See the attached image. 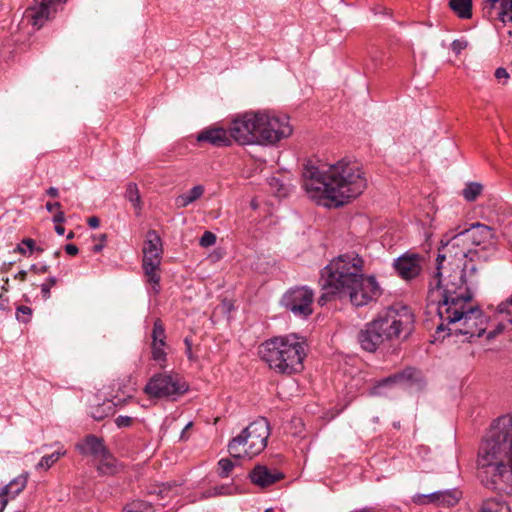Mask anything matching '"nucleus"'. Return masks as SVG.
<instances>
[{
    "instance_id": "f257e3e1",
    "label": "nucleus",
    "mask_w": 512,
    "mask_h": 512,
    "mask_svg": "<svg viewBox=\"0 0 512 512\" xmlns=\"http://www.w3.org/2000/svg\"><path fill=\"white\" fill-rule=\"evenodd\" d=\"M363 259L358 254L346 253L333 259L321 272L322 290L319 305L349 298L355 307H362L380 297L382 291L374 276L363 273Z\"/></svg>"
},
{
    "instance_id": "f03ea898",
    "label": "nucleus",
    "mask_w": 512,
    "mask_h": 512,
    "mask_svg": "<svg viewBox=\"0 0 512 512\" xmlns=\"http://www.w3.org/2000/svg\"><path fill=\"white\" fill-rule=\"evenodd\" d=\"M477 465L487 488L512 492V413L494 422L479 447Z\"/></svg>"
},
{
    "instance_id": "7ed1b4c3",
    "label": "nucleus",
    "mask_w": 512,
    "mask_h": 512,
    "mask_svg": "<svg viewBox=\"0 0 512 512\" xmlns=\"http://www.w3.org/2000/svg\"><path fill=\"white\" fill-rule=\"evenodd\" d=\"M303 187L311 198H324L335 207L359 196L366 188V179L357 163L343 160L321 172L310 162L304 165Z\"/></svg>"
},
{
    "instance_id": "20e7f679",
    "label": "nucleus",
    "mask_w": 512,
    "mask_h": 512,
    "mask_svg": "<svg viewBox=\"0 0 512 512\" xmlns=\"http://www.w3.org/2000/svg\"><path fill=\"white\" fill-rule=\"evenodd\" d=\"M413 314L406 306H391L381 311L371 322L365 324L357 336L361 348L375 352L386 341L406 339L413 330Z\"/></svg>"
},
{
    "instance_id": "39448f33",
    "label": "nucleus",
    "mask_w": 512,
    "mask_h": 512,
    "mask_svg": "<svg viewBox=\"0 0 512 512\" xmlns=\"http://www.w3.org/2000/svg\"><path fill=\"white\" fill-rule=\"evenodd\" d=\"M437 315L441 320L436 327L438 335L447 332L448 337L465 336V340L471 342L486 332L487 316L478 306H472L469 302L439 309Z\"/></svg>"
},
{
    "instance_id": "423d86ee",
    "label": "nucleus",
    "mask_w": 512,
    "mask_h": 512,
    "mask_svg": "<svg viewBox=\"0 0 512 512\" xmlns=\"http://www.w3.org/2000/svg\"><path fill=\"white\" fill-rule=\"evenodd\" d=\"M259 354L276 373L292 375L304 368L305 343L295 334L273 337L261 344Z\"/></svg>"
},
{
    "instance_id": "0eeeda50",
    "label": "nucleus",
    "mask_w": 512,
    "mask_h": 512,
    "mask_svg": "<svg viewBox=\"0 0 512 512\" xmlns=\"http://www.w3.org/2000/svg\"><path fill=\"white\" fill-rule=\"evenodd\" d=\"M444 272H449L442 286V276H434L435 287H430L428 300L437 305V311L449 306L471 302L473 293L471 286L473 281L468 278L467 266L448 267Z\"/></svg>"
},
{
    "instance_id": "6e6552de",
    "label": "nucleus",
    "mask_w": 512,
    "mask_h": 512,
    "mask_svg": "<svg viewBox=\"0 0 512 512\" xmlns=\"http://www.w3.org/2000/svg\"><path fill=\"white\" fill-rule=\"evenodd\" d=\"M269 435V422L266 418L260 417L230 440L228 451L232 457L237 459L243 456L252 458L265 449Z\"/></svg>"
},
{
    "instance_id": "1a4fd4ad",
    "label": "nucleus",
    "mask_w": 512,
    "mask_h": 512,
    "mask_svg": "<svg viewBox=\"0 0 512 512\" xmlns=\"http://www.w3.org/2000/svg\"><path fill=\"white\" fill-rule=\"evenodd\" d=\"M258 144H275L292 134L289 118L270 111H261Z\"/></svg>"
},
{
    "instance_id": "9d476101",
    "label": "nucleus",
    "mask_w": 512,
    "mask_h": 512,
    "mask_svg": "<svg viewBox=\"0 0 512 512\" xmlns=\"http://www.w3.org/2000/svg\"><path fill=\"white\" fill-rule=\"evenodd\" d=\"M260 114L261 111H251L236 117L229 126L232 139L243 145L258 143Z\"/></svg>"
},
{
    "instance_id": "9b49d317",
    "label": "nucleus",
    "mask_w": 512,
    "mask_h": 512,
    "mask_svg": "<svg viewBox=\"0 0 512 512\" xmlns=\"http://www.w3.org/2000/svg\"><path fill=\"white\" fill-rule=\"evenodd\" d=\"M144 391L150 397L164 398L183 394L187 386L177 374L158 373L150 378Z\"/></svg>"
},
{
    "instance_id": "f8f14e48",
    "label": "nucleus",
    "mask_w": 512,
    "mask_h": 512,
    "mask_svg": "<svg viewBox=\"0 0 512 512\" xmlns=\"http://www.w3.org/2000/svg\"><path fill=\"white\" fill-rule=\"evenodd\" d=\"M314 293L312 289L302 286L289 289L282 297L281 304L294 316L308 317L312 314Z\"/></svg>"
},
{
    "instance_id": "ddd939ff",
    "label": "nucleus",
    "mask_w": 512,
    "mask_h": 512,
    "mask_svg": "<svg viewBox=\"0 0 512 512\" xmlns=\"http://www.w3.org/2000/svg\"><path fill=\"white\" fill-rule=\"evenodd\" d=\"M465 244H459L453 246L450 243V239L439 248L438 255L436 258V276H442L443 271L447 270L448 267L452 268L455 266H467L466 258L470 249L464 246Z\"/></svg>"
},
{
    "instance_id": "4468645a",
    "label": "nucleus",
    "mask_w": 512,
    "mask_h": 512,
    "mask_svg": "<svg viewBox=\"0 0 512 512\" xmlns=\"http://www.w3.org/2000/svg\"><path fill=\"white\" fill-rule=\"evenodd\" d=\"M470 242L473 245L480 246L486 245L493 246L495 243L494 230L479 222L471 224V226L450 238V243L455 245L466 244Z\"/></svg>"
},
{
    "instance_id": "2eb2a0df",
    "label": "nucleus",
    "mask_w": 512,
    "mask_h": 512,
    "mask_svg": "<svg viewBox=\"0 0 512 512\" xmlns=\"http://www.w3.org/2000/svg\"><path fill=\"white\" fill-rule=\"evenodd\" d=\"M65 1L66 0H35L34 4L28 8L26 17L30 19L33 26L39 29L56 11L54 8L55 4Z\"/></svg>"
},
{
    "instance_id": "dca6fc26",
    "label": "nucleus",
    "mask_w": 512,
    "mask_h": 512,
    "mask_svg": "<svg viewBox=\"0 0 512 512\" xmlns=\"http://www.w3.org/2000/svg\"><path fill=\"white\" fill-rule=\"evenodd\" d=\"M483 13L488 18H496L504 25L512 23V0H485Z\"/></svg>"
},
{
    "instance_id": "f3484780",
    "label": "nucleus",
    "mask_w": 512,
    "mask_h": 512,
    "mask_svg": "<svg viewBox=\"0 0 512 512\" xmlns=\"http://www.w3.org/2000/svg\"><path fill=\"white\" fill-rule=\"evenodd\" d=\"M162 241L155 230H149L143 246V263L150 266L161 264Z\"/></svg>"
},
{
    "instance_id": "a211bd4d",
    "label": "nucleus",
    "mask_w": 512,
    "mask_h": 512,
    "mask_svg": "<svg viewBox=\"0 0 512 512\" xmlns=\"http://www.w3.org/2000/svg\"><path fill=\"white\" fill-rule=\"evenodd\" d=\"M394 267L403 279H412L421 272L420 257L415 253L404 254L396 259Z\"/></svg>"
},
{
    "instance_id": "6ab92c4d",
    "label": "nucleus",
    "mask_w": 512,
    "mask_h": 512,
    "mask_svg": "<svg viewBox=\"0 0 512 512\" xmlns=\"http://www.w3.org/2000/svg\"><path fill=\"white\" fill-rule=\"evenodd\" d=\"M254 485L261 488L268 487L284 478V474L277 470H270L265 465H256L248 475Z\"/></svg>"
},
{
    "instance_id": "aec40b11",
    "label": "nucleus",
    "mask_w": 512,
    "mask_h": 512,
    "mask_svg": "<svg viewBox=\"0 0 512 512\" xmlns=\"http://www.w3.org/2000/svg\"><path fill=\"white\" fill-rule=\"evenodd\" d=\"M198 142H206L215 147H226L232 144L230 131L223 128H207L197 135Z\"/></svg>"
},
{
    "instance_id": "412c9836",
    "label": "nucleus",
    "mask_w": 512,
    "mask_h": 512,
    "mask_svg": "<svg viewBox=\"0 0 512 512\" xmlns=\"http://www.w3.org/2000/svg\"><path fill=\"white\" fill-rule=\"evenodd\" d=\"M77 449L81 454L84 455H92L95 458H99L101 456H108V450L104 445V441L101 438H98L95 435H88L85 437L83 443L77 444Z\"/></svg>"
},
{
    "instance_id": "4be33fe9",
    "label": "nucleus",
    "mask_w": 512,
    "mask_h": 512,
    "mask_svg": "<svg viewBox=\"0 0 512 512\" xmlns=\"http://www.w3.org/2000/svg\"><path fill=\"white\" fill-rule=\"evenodd\" d=\"M419 371L413 367H406L400 372H397L389 377H387L383 382L384 384L388 383H399V384H411L414 381H417L419 378Z\"/></svg>"
},
{
    "instance_id": "5701e85b",
    "label": "nucleus",
    "mask_w": 512,
    "mask_h": 512,
    "mask_svg": "<svg viewBox=\"0 0 512 512\" xmlns=\"http://www.w3.org/2000/svg\"><path fill=\"white\" fill-rule=\"evenodd\" d=\"M27 481H28L27 473L19 475L18 477L11 480L8 484H6L1 489L0 496L9 494V495H12L13 497H15L16 495H18L20 492H22L24 490V488L27 485Z\"/></svg>"
},
{
    "instance_id": "b1692460",
    "label": "nucleus",
    "mask_w": 512,
    "mask_h": 512,
    "mask_svg": "<svg viewBox=\"0 0 512 512\" xmlns=\"http://www.w3.org/2000/svg\"><path fill=\"white\" fill-rule=\"evenodd\" d=\"M204 193V187L202 185H196L191 188L189 191L179 195L175 203L178 208H184L190 205L191 203L198 200Z\"/></svg>"
},
{
    "instance_id": "393cba45",
    "label": "nucleus",
    "mask_w": 512,
    "mask_h": 512,
    "mask_svg": "<svg viewBox=\"0 0 512 512\" xmlns=\"http://www.w3.org/2000/svg\"><path fill=\"white\" fill-rule=\"evenodd\" d=\"M449 8L460 18H472V0H449Z\"/></svg>"
},
{
    "instance_id": "a878e982",
    "label": "nucleus",
    "mask_w": 512,
    "mask_h": 512,
    "mask_svg": "<svg viewBox=\"0 0 512 512\" xmlns=\"http://www.w3.org/2000/svg\"><path fill=\"white\" fill-rule=\"evenodd\" d=\"M439 500H437V506L440 507H453L455 506L461 497V492L457 489H448L438 491Z\"/></svg>"
},
{
    "instance_id": "bb28decb",
    "label": "nucleus",
    "mask_w": 512,
    "mask_h": 512,
    "mask_svg": "<svg viewBox=\"0 0 512 512\" xmlns=\"http://www.w3.org/2000/svg\"><path fill=\"white\" fill-rule=\"evenodd\" d=\"M480 512H512L510 506L499 498H489L483 501Z\"/></svg>"
},
{
    "instance_id": "cd10ccee",
    "label": "nucleus",
    "mask_w": 512,
    "mask_h": 512,
    "mask_svg": "<svg viewBox=\"0 0 512 512\" xmlns=\"http://www.w3.org/2000/svg\"><path fill=\"white\" fill-rule=\"evenodd\" d=\"M142 267H143L145 275L148 278V282L153 285L154 292L158 293L159 292L160 275L157 273V270L159 269L160 264H155L153 266H150L146 263H142Z\"/></svg>"
},
{
    "instance_id": "c85d7f7f",
    "label": "nucleus",
    "mask_w": 512,
    "mask_h": 512,
    "mask_svg": "<svg viewBox=\"0 0 512 512\" xmlns=\"http://www.w3.org/2000/svg\"><path fill=\"white\" fill-rule=\"evenodd\" d=\"M99 459L98 471L103 475H113L116 473L117 468L115 465V460L108 452V456H101Z\"/></svg>"
},
{
    "instance_id": "c756f323",
    "label": "nucleus",
    "mask_w": 512,
    "mask_h": 512,
    "mask_svg": "<svg viewBox=\"0 0 512 512\" xmlns=\"http://www.w3.org/2000/svg\"><path fill=\"white\" fill-rule=\"evenodd\" d=\"M125 197L129 202L133 204L135 209L138 210L137 214H139L141 210V198L138 187L135 183H129L127 185Z\"/></svg>"
},
{
    "instance_id": "7c9ffc66",
    "label": "nucleus",
    "mask_w": 512,
    "mask_h": 512,
    "mask_svg": "<svg viewBox=\"0 0 512 512\" xmlns=\"http://www.w3.org/2000/svg\"><path fill=\"white\" fill-rule=\"evenodd\" d=\"M483 186L478 182H470L462 190V196L468 202H473L481 194Z\"/></svg>"
},
{
    "instance_id": "2f4dec72",
    "label": "nucleus",
    "mask_w": 512,
    "mask_h": 512,
    "mask_svg": "<svg viewBox=\"0 0 512 512\" xmlns=\"http://www.w3.org/2000/svg\"><path fill=\"white\" fill-rule=\"evenodd\" d=\"M66 454L65 450H58L50 455H45L41 458L39 463L36 465V469L48 470L54 463H56L61 456Z\"/></svg>"
},
{
    "instance_id": "473e14b6",
    "label": "nucleus",
    "mask_w": 512,
    "mask_h": 512,
    "mask_svg": "<svg viewBox=\"0 0 512 512\" xmlns=\"http://www.w3.org/2000/svg\"><path fill=\"white\" fill-rule=\"evenodd\" d=\"M166 334L165 328L160 319L155 320L152 331V343L160 344V346H165L166 342Z\"/></svg>"
},
{
    "instance_id": "72a5a7b5",
    "label": "nucleus",
    "mask_w": 512,
    "mask_h": 512,
    "mask_svg": "<svg viewBox=\"0 0 512 512\" xmlns=\"http://www.w3.org/2000/svg\"><path fill=\"white\" fill-rule=\"evenodd\" d=\"M113 412V403L111 401H107L92 411V417L96 420H101Z\"/></svg>"
},
{
    "instance_id": "f704fd0d",
    "label": "nucleus",
    "mask_w": 512,
    "mask_h": 512,
    "mask_svg": "<svg viewBox=\"0 0 512 512\" xmlns=\"http://www.w3.org/2000/svg\"><path fill=\"white\" fill-rule=\"evenodd\" d=\"M439 500L438 491L429 494H417L413 497V502L417 505L435 504Z\"/></svg>"
},
{
    "instance_id": "c9c22d12",
    "label": "nucleus",
    "mask_w": 512,
    "mask_h": 512,
    "mask_svg": "<svg viewBox=\"0 0 512 512\" xmlns=\"http://www.w3.org/2000/svg\"><path fill=\"white\" fill-rule=\"evenodd\" d=\"M58 283V279L55 276H49L41 285V296L43 300H48L51 297V288Z\"/></svg>"
},
{
    "instance_id": "e433bc0d",
    "label": "nucleus",
    "mask_w": 512,
    "mask_h": 512,
    "mask_svg": "<svg viewBox=\"0 0 512 512\" xmlns=\"http://www.w3.org/2000/svg\"><path fill=\"white\" fill-rule=\"evenodd\" d=\"M219 476L222 478L228 477L231 470L234 468L235 463L228 458H222L218 462Z\"/></svg>"
},
{
    "instance_id": "4c0bfd02",
    "label": "nucleus",
    "mask_w": 512,
    "mask_h": 512,
    "mask_svg": "<svg viewBox=\"0 0 512 512\" xmlns=\"http://www.w3.org/2000/svg\"><path fill=\"white\" fill-rule=\"evenodd\" d=\"M163 347L164 346H160V344L152 343V358L159 362L161 367H164L162 363L166 361V353Z\"/></svg>"
},
{
    "instance_id": "58836bf2",
    "label": "nucleus",
    "mask_w": 512,
    "mask_h": 512,
    "mask_svg": "<svg viewBox=\"0 0 512 512\" xmlns=\"http://www.w3.org/2000/svg\"><path fill=\"white\" fill-rule=\"evenodd\" d=\"M216 243V235L210 231H205L199 240L202 247H209Z\"/></svg>"
},
{
    "instance_id": "ea45409f",
    "label": "nucleus",
    "mask_w": 512,
    "mask_h": 512,
    "mask_svg": "<svg viewBox=\"0 0 512 512\" xmlns=\"http://www.w3.org/2000/svg\"><path fill=\"white\" fill-rule=\"evenodd\" d=\"M31 314H32V309L30 307L24 306V305L17 307L16 317L19 321H21L23 323H27L29 321L28 318H24L23 316H31Z\"/></svg>"
},
{
    "instance_id": "a19ab883",
    "label": "nucleus",
    "mask_w": 512,
    "mask_h": 512,
    "mask_svg": "<svg viewBox=\"0 0 512 512\" xmlns=\"http://www.w3.org/2000/svg\"><path fill=\"white\" fill-rule=\"evenodd\" d=\"M468 46V42L465 39H456L451 43L452 51L458 55Z\"/></svg>"
},
{
    "instance_id": "79ce46f5",
    "label": "nucleus",
    "mask_w": 512,
    "mask_h": 512,
    "mask_svg": "<svg viewBox=\"0 0 512 512\" xmlns=\"http://www.w3.org/2000/svg\"><path fill=\"white\" fill-rule=\"evenodd\" d=\"M497 310L499 313H506L508 315L512 314V293L509 298L498 305Z\"/></svg>"
},
{
    "instance_id": "37998d69",
    "label": "nucleus",
    "mask_w": 512,
    "mask_h": 512,
    "mask_svg": "<svg viewBox=\"0 0 512 512\" xmlns=\"http://www.w3.org/2000/svg\"><path fill=\"white\" fill-rule=\"evenodd\" d=\"M115 424L118 428L129 427L132 424V418L129 416L120 415L115 419Z\"/></svg>"
},
{
    "instance_id": "c03bdc74",
    "label": "nucleus",
    "mask_w": 512,
    "mask_h": 512,
    "mask_svg": "<svg viewBox=\"0 0 512 512\" xmlns=\"http://www.w3.org/2000/svg\"><path fill=\"white\" fill-rule=\"evenodd\" d=\"M49 269H50V266H49V265H42V266H38V265H36V264H32V265L30 266L29 271H30V272H32V273H34V274L39 275V274H45V273H47V272L49 271Z\"/></svg>"
},
{
    "instance_id": "a18cd8bd",
    "label": "nucleus",
    "mask_w": 512,
    "mask_h": 512,
    "mask_svg": "<svg viewBox=\"0 0 512 512\" xmlns=\"http://www.w3.org/2000/svg\"><path fill=\"white\" fill-rule=\"evenodd\" d=\"M225 490H226L225 486H217V487H214L213 489L208 490L206 492V496L212 497V496H216V495H223L226 493Z\"/></svg>"
},
{
    "instance_id": "49530a36",
    "label": "nucleus",
    "mask_w": 512,
    "mask_h": 512,
    "mask_svg": "<svg viewBox=\"0 0 512 512\" xmlns=\"http://www.w3.org/2000/svg\"><path fill=\"white\" fill-rule=\"evenodd\" d=\"M22 244L27 247V251L29 254H32L35 249V241L31 238H25L22 240Z\"/></svg>"
},
{
    "instance_id": "de8ad7c7",
    "label": "nucleus",
    "mask_w": 512,
    "mask_h": 512,
    "mask_svg": "<svg viewBox=\"0 0 512 512\" xmlns=\"http://www.w3.org/2000/svg\"><path fill=\"white\" fill-rule=\"evenodd\" d=\"M494 75L499 80L509 78V74H508L507 70L503 67L497 68Z\"/></svg>"
},
{
    "instance_id": "09e8293b",
    "label": "nucleus",
    "mask_w": 512,
    "mask_h": 512,
    "mask_svg": "<svg viewBox=\"0 0 512 512\" xmlns=\"http://www.w3.org/2000/svg\"><path fill=\"white\" fill-rule=\"evenodd\" d=\"M184 343H185V346H186V355H187V357L190 360H192L193 359V354H192V351H191L192 350V342H191V340L188 337H186L184 339Z\"/></svg>"
},
{
    "instance_id": "8fccbe9b",
    "label": "nucleus",
    "mask_w": 512,
    "mask_h": 512,
    "mask_svg": "<svg viewBox=\"0 0 512 512\" xmlns=\"http://www.w3.org/2000/svg\"><path fill=\"white\" fill-rule=\"evenodd\" d=\"M65 251L67 254L71 255V256H75L77 253H78V247L74 244H67L65 246Z\"/></svg>"
},
{
    "instance_id": "3c124183",
    "label": "nucleus",
    "mask_w": 512,
    "mask_h": 512,
    "mask_svg": "<svg viewBox=\"0 0 512 512\" xmlns=\"http://www.w3.org/2000/svg\"><path fill=\"white\" fill-rule=\"evenodd\" d=\"M52 221L56 224L63 223L65 221V215L62 211H58L52 218Z\"/></svg>"
},
{
    "instance_id": "603ef678",
    "label": "nucleus",
    "mask_w": 512,
    "mask_h": 512,
    "mask_svg": "<svg viewBox=\"0 0 512 512\" xmlns=\"http://www.w3.org/2000/svg\"><path fill=\"white\" fill-rule=\"evenodd\" d=\"M87 224L91 227V228H98L99 225H100V220L98 217L96 216H92L90 218H88L87 220Z\"/></svg>"
},
{
    "instance_id": "864d4df0",
    "label": "nucleus",
    "mask_w": 512,
    "mask_h": 512,
    "mask_svg": "<svg viewBox=\"0 0 512 512\" xmlns=\"http://www.w3.org/2000/svg\"><path fill=\"white\" fill-rule=\"evenodd\" d=\"M504 329V326L503 325H498L497 328L493 331H490L488 334H487V338L488 339H493L496 335H498L499 333H501Z\"/></svg>"
},
{
    "instance_id": "5fc2aeb1",
    "label": "nucleus",
    "mask_w": 512,
    "mask_h": 512,
    "mask_svg": "<svg viewBox=\"0 0 512 512\" xmlns=\"http://www.w3.org/2000/svg\"><path fill=\"white\" fill-rule=\"evenodd\" d=\"M28 276L27 270H20L17 274L14 275L15 279H18L20 281H26Z\"/></svg>"
},
{
    "instance_id": "6e6d98bb",
    "label": "nucleus",
    "mask_w": 512,
    "mask_h": 512,
    "mask_svg": "<svg viewBox=\"0 0 512 512\" xmlns=\"http://www.w3.org/2000/svg\"><path fill=\"white\" fill-rule=\"evenodd\" d=\"M45 207H46L47 211L52 212L54 209H60L61 204L59 202H54V203L47 202Z\"/></svg>"
},
{
    "instance_id": "4d7b16f0",
    "label": "nucleus",
    "mask_w": 512,
    "mask_h": 512,
    "mask_svg": "<svg viewBox=\"0 0 512 512\" xmlns=\"http://www.w3.org/2000/svg\"><path fill=\"white\" fill-rule=\"evenodd\" d=\"M47 195H49L50 197H53V198H56L59 196V191L57 188L55 187H50L48 190H47Z\"/></svg>"
},
{
    "instance_id": "13d9d810",
    "label": "nucleus",
    "mask_w": 512,
    "mask_h": 512,
    "mask_svg": "<svg viewBox=\"0 0 512 512\" xmlns=\"http://www.w3.org/2000/svg\"><path fill=\"white\" fill-rule=\"evenodd\" d=\"M191 427H192V422H189L186 424L185 428L182 430L181 435H180L181 440L187 439L186 432H188V429H190Z\"/></svg>"
},
{
    "instance_id": "bf43d9fd",
    "label": "nucleus",
    "mask_w": 512,
    "mask_h": 512,
    "mask_svg": "<svg viewBox=\"0 0 512 512\" xmlns=\"http://www.w3.org/2000/svg\"><path fill=\"white\" fill-rule=\"evenodd\" d=\"M24 244H18L16 248L14 249V252L20 253L22 255H27L28 251L26 248L23 247Z\"/></svg>"
},
{
    "instance_id": "052dcab7",
    "label": "nucleus",
    "mask_w": 512,
    "mask_h": 512,
    "mask_svg": "<svg viewBox=\"0 0 512 512\" xmlns=\"http://www.w3.org/2000/svg\"><path fill=\"white\" fill-rule=\"evenodd\" d=\"M55 232H56L58 235L62 236V235H64V233H65V228H64L62 225L57 224V225L55 226Z\"/></svg>"
},
{
    "instance_id": "680f3d73",
    "label": "nucleus",
    "mask_w": 512,
    "mask_h": 512,
    "mask_svg": "<svg viewBox=\"0 0 512 512\" xmlns=\"http://www.w3.org/2000/svg\"><path fill=\"white\" fill-rule=\"evenodd\" d=\"M103 247H104L103 243H98L93 246L92 250H93V252L98 253V252L102 251Z\"/></svg>"
},
{
    "instance_id": "e2e57ef3",
    "label": "nucleus",
    "mask_w": 512,
    "mask_h": 512,
    "mask_svg": "<svg viewBox=\"0 0 512 512\" xmlns=\"http://www.w3.org/2000/svg\"><path fill=\"white\" fill-rule=\"evenodd\" d=\"M467 270H469L470 275H474L477 271L476 266L474 264H471L470 266L467 265Z\"/></svg>"
},
{
    "instance_id": "0e129e2a",
    "label": "nucleus",
    "mask_w": 512,
    "mask_h": 512,
    "mask_svg": "<svg viewBox=\"0 0 512 512\" xmlns=\"http://www.w3.org/2000/svg\"><path fill=\"white\" fill-rule=\"evenodd\" d=\"M6 505H7V500L6 499H1L0 500V512H2L4 510Z\"/></svg>"
},
{
    "instance_id": "69168bd1",
    "label": "nucleus",
    "mask_w": 512,
    "mask_h": 512,
    "mask_svg": "<svg viewBox=\"0 0 512 512\" xmlns=\"http://www.w3.org/2000/svg\"><path fill=\"white\" fill-rule=\"evenodd\" d=\"M3 281H4V285L2 286V290L8 291L9 278H5V279H3Z\"/></svg>"
},
{
    "instance_id": "338daca9",
    "label": "nucleus",
    "mask_w": 512,
    "mask_h": 512,
    "mask_svg": "<svg viewBox=\"0 0 512 512\" xmlns=\"http://www.w3.org/2000/svg\"><path fill=\"white\" fill-rule=\"evenodd\" d=\"M99 239H100V243L105 244L106 239H107V235H106V234H101V235L99 236Z\"/></svg>"
},
{
    "instance_id": "774afa93",
    "label": "nucleus",
    "mask_w": 512,
    "mask_h": 512,
    "mask_svg": "<svg viewBox=\"0 0 512 512\" xmlns=\"http://www.w3.org/2000/svg\"><path fill=\"white\" fill-rule=\"evenodd\" d=\"M12 265V263H9L7 266L6 264L3 265L2 267V271H6L7 269H9V267Z\"/></svg>"
}]
</instances>
